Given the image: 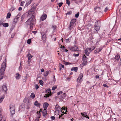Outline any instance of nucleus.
<instances>
[{
  "label": "nucleus",
  "instance_id": "6",
  "mask_svg": "<svg viewBox=\"0 0 121 121\" xmlns=\"http://www.w3.org/2000/svg\"><path fill=\"white\" fill-rule=\"evenodd\" d=\"M68 48L71 50L73 51H77L79 50L78 48L76 45H74L73 46H69V47Z\"/></svg>",
  "mask_w": 121,
  "mask_h": 121
},
{
  "label": "nucleus",
  "instance_id": "11",
  "mask_svg": "<svg viewBox=\"0 0 121 121\" xmlns=\"http://www.w3.org/2000/svg\"><path fill=\"white\" fill-rule=\"evenodd\" d=\"M46 92L47 93H47L44 96V97L47 98L49 97L50 95H51V93L50 92V89H48L46 91Z\"/></svg>",
  "mask_w": 121,
  "mask_h": 121
},
{
  "label": "nucleus",
  "instance_id": "22",
  "mask_svg": "<svg viewBox=\"0 0 121 121\" xmlns=\"http://www.w3.org/2000/svg\"><path fill=\"white\" fill-rule=\"evenodd\" d=\"M50 72L51 71L50 70L46 71L44 73V75L45 77L47 76Z\"/></svg>",
  "mask_w": 121,
  "mask_h": 121
},
{
  "label": "nucleus",
  "instance_id": "14",
  "mask_svg": "<svg viewBox=\"0 0 121 121\" xmlns=\"http://www.w3.org/2000/svg\"><path fill=\"white\" fill-rule=\"evenodd\" d=\"M7 90V86L5 85H3L2 87V90L5 92H6Z\"/></svg>",
  "mask_w": 121,
  "mask_h": 121
},
{
  "label": "nucleus",
  "instance_id": "34",
  "mask_svg": "<svg viewBox=\"0 0 121 121\" xmlns=\"http://www.w3.org/2000/svg\"><path fill=\"white\" fill-rule=\"evenodd\" d=\"M11 16V13H9L7 14L6 18H10Z\"/></svg>",
  "mask_w": 121,
  "mask_h": 121
},
{
  "label": "nucleus",
  "instance_id": "5",
  "mask_svg": "<svg viewBox=\"0 0 121 121\" xmlns=\"http://www.w3.org/2000/svg\"><path fill=\"white\" fill-rule=\"evenodd\" d=\"M87 57L84 54L83 56L82 60L83 62L82 64H81V65H82L83 66L86 65L87 64V61L86 60Z\"/></svg>",
  "mask_w": 121,
  "mask_h": 121
},
{
  "label": "nucleus",
  "instance_id": "28",
  "mask_svg": "<svg viewBox=\"0 0 121 121\" xmlns=\"http://www.w3.org/2000/svg\"><path fill=\"white\" fill-rule=\"evenodd\" d=\"M6 66V63L5 62H3L1 65V67H4L5 68Z\"/></svg>",
  "mask_w": 121,
  "mask_h": 121
},
{
  "label": "nucleus",
  "instance_id": "27",
  "mask_svg": "<svg viewBox=\"0 0 121 121\" xmlns=\"http://www.w3.org/2000/svg\"><path fill=\"white\" fill-rule=\"evenodd\" d=\"M76 20L75 19H72L70 22V24L73 25L74 23L75 22Z\"/></svg>",
  "mask_w": 121,
  "mask_h": 121
},
{
  "label": "nucleus",
  "instance_id": "58",
  "mask_svg": "<svg viewBox=\"0 0 121 121\" xmlns=\"http://www.w3.org/2000/svg\"><path fill=\"white\" fill-rule=\"evenodd\" d=\"M27 76H26L25 77V78L23 79L24 80L26 81V80L27 79Z\"/></svg>",
  "mask_w": 121,
  "mask_h": 121
},
{
  "label": "nucleus",
  "instance_id": "3",
  "mask_svg": "<svg viewBox=\"0 0 121 121\" xmlns=\"http://www.w3.org/2000/svg\"><path fill=\"white\" fill-rule=\"evenodd\" d=\"M24 103H26V105L25 106V108L26 109H29L30 107V105L31 104V101L28 98H25L24 100Z\"/></svg>",
  "mask_w": 121,
  "mask_h": 121
},
{
  "label": "nucleus",
  "instance_id": "4",
  "mask_svg": "<svg viewBox=\"0 0 121 121\" xmlns=\"http://www.w3.org/2000/svg\"><path fill=\"white\" fill-rule=\"evenodd\" d=\"M15 105L13 104H11L10 106V110L11 114L13 115L15 113Z\"/></svg>",
  "mask_w": 121,
  "mask_h": 121
},
{
  "label": "nucleus",
  "instance_id": "37",
  "mask_svg": "<svg viewBox=\"0 0 121 121\" xmlns=\"http://www.w3.org/2000/svg\"><path fill=\"white\" fill-rule=\"evenodd\" d=\"M35 95L33 93H32L31 94L30 97L31 98L33 99L35 98Z\"/></svg>",
  "mask_w": 121,
  "mask_h": 121
},
{
  "label": "nucleus",
  "instance_id": "57",
  "mask_svg": "<svg viewBox=\"0 0 121 121\" xmlns=\"http://www.w3.org/2000/svg\"><path fill=\"white\" fill-rule=\"evenodd\" d=\"M37 114L39 115V118L40 117V112H37Z\"/></svg>",
  "mask_w": 121,
  "mask_h": 121
},
{
  "label": "nucleus",
  "instance_id": "8",
  "mask_svg": "<svg viewBox=\"0 0 121 121\" xmlns=\"http://www.w3.org/2000/svg\"><path fill=\"white\" fill-rule=\"evenodd\" d=\"M42 36V39L43 40V42L44 43H45L46 41V35L44 33L42 32L41 33Z\"/></svg>",
  "mask_w": 121,
  "mask_h": 121
},
{
  "label": "nucleus",
  "instance_id": "9",
  "mask_svg": "<svg viewBox=\"0 0 121 121\" xmlns=\"http://www.w3.org/2000/svg\"><path fill=\"white\" fill-rule=\"evenodd\" d=\"M91 52V51L90 50L89 48H87L84 50V53L87 56L89 55L90 53Z\"/></svg>",
  "mask_w": 121,
  "mask_h": 121
},
{
  "label": "nucleus",
  "instance_id": "51",
  "mask_svg": "<svg viewBox=\"0 0 121 121\" xmlns=\"http://www.w3.org/2000/svg\"><path fill=\"white\" fill-rule=\"evenodd\" d=\"M55 117L54 116H51V118L52 120H54L55 119Z\"/></svg>",
  "mask_w": 121,
  "mask_h": 121
},
{
  "label": "nucleus",
  "instance_id": "10",
  "mask_svg": "<svg viewBox=\"0 0 121 121\" xmlns=\"http://www.w3.org/2000/svg\"><path fill=\"white\" fill-rule=\"evenodd\" d=\"M83 75L82 73H81L80 74L79 77L77 79V81L79 82H81L82 81V78L83 77Z\"/></svg>",
  "mask_w": 121,
  "mask_h": 121
},
{
  "label": "nucleus",
  "instance_id": "25",
  "mask_svg": "<svg viewBox=\"0 0 121 121\" xmlns=\"http://www.w3.org/2000/svg\"><path fill=\"white\" fill-rule=\"evenodd\" d=\"M5 68H4V67H1V69L0 70V72L1 73H4V71H5Z\"/></svg>",
  "mask_w": 121,
  "mask_h": 121
},
{
  "label": "nucleus",
  "instance_id": "42",
  "mask_svg": "<svg viewBox=\"0 0 121 121\" xmlns=\"http://www.w3.org/2000/svg\"><path fill=\"white\" fill-rule=\"evenodd\" d=\"M21 62L20 63V66H19V69H18V70L19 71H21V69L22 68V66H21Z\"/></svg>",
  "mask_w": 121,
  "mask_h": 121
},
{
  "label": "nucleus",
  "instance_id": "55",
  "mask_svg": "<svg viewBox=\"0 0 121 121\" xmlns=\"http://www.w3.org/2000/svg\"><path fill=\"white\" fill-rule=\"evenodd\" d=\"M103 86L107 88H108V86L106 84H103Z\"/></svg>",
  "mask_w": 121,
  "mask_h": 121
},
{
  "label": "nucleus",
  "instance_id": "7",
  "mask_svg": "<svg viewBox=\"0 0 121 121\" xmlns=\"http://www.w3.org/2000/svg\"><path fill=\"white\" fill-rule=\"evenodd\" d=\"M56 111H58V112L60 111L62 112V111L63 110L64 111L66 110L65 108L64 107H63L61 108L60 106L58 105H56Z\"/></svg>",
  "mask_w": 121,
  "mask_h": 121
},
{
  "label": "nucleus",
  "instance_id": "13",
  "mask_svg": "<svg viewBox=\"0 0 121 121\" xmlns=\"http://www.w3.org/2000/svg\"><path fill=\"white\" fill-rule=\"evenodd\" d=\"M81 114L83 117H81L80 118V119L84 120V117L85 118L86 117V116H87V113L85 112H84L83 113L81 112Z\"/></svg>",
  "mask_w": 121,
  "mask_h": 121
},
{
  "label": "nucleus",
  "instance_id": "46",
  "mask_svg": "<svg viewBox=\"0 0 121 121\" xmlns=\"http://www.w3.org/2000/svg\"><path fill=\"white\" fill-rule=\"evenodd\" d=\"M63 3L62 2H60L58 4V5L59 7H60L61 6Z\"/></svg>",
  "mask_w": 121,
  "mask_h": 121
},
{
  "label": "nucleus",
  "instance_id": "19",
  "mask_svg": "<svg viewBox=\"0 0 121 121\" xmlns=\"http://www.w3.org/2000/svg\"><path fill=\"white\" fill-rule=\"evenodd\" d=\"M32 2V0H30L26 1V4L25 5V7H26L29 5Z\"/></svg>",
  "mask_w": 121,
  "mask_h": 121
},
{
  "label": "nucleus",
  "instance_id": "49",
  "mask_svg": "<svg viewBox=\"0 0 121 121\" xmlns=\"http://www.w3.org/2000/svg\"><path fill=\"white\" fill-rule=\"evenodd\" d=\"M57 86H53V87L52 88V90H54L56 89L57 88Z\"/></svg>",
  "mask_w": 121,
  "mask_h": 121
},
{
  "label": "nucleus",
  "instance_id": "61",
  "mask_svg": "<svg viewBox=\"0 0 121 121\" xmlns=\"http://www.w3.org/2000/svg\"><path fill=\"white\" fill-rule=\"evenodd\" d=\"M41 71L42 72H43L44 71V69L42 68L41 69Z\"/></svg>",
  "mask_w": 121,
  "mask_h": 121
},
{
  "label": "nucleus",
  "instance_id": "36",
  "mask_svg": "<svg viewBox=\"0 0 121 121\" xmlns=\"http://www.w3.org/2000/svg\"><path fill=\"white\" fill-rule=\"evenodd\" d=\"M52 29L54 30L56 29V26L55 25H53L52 26Z\"/></svg>",
  "mask_w": 121,
  "mask_h": 121
},
{
  "label": "nucleus",
  "instance_id": "30",
  "mask_svg": "<svg viewBox=\"0 0 121 121\" xmlns=\"http://www.w3.org/2000/svg\"><path fill=\"white\" fill-rule=\"evenodd\" d=\"M73 25L70 24L69 26V28L70 30H71L73 27Z\"/></svg>",
  "mask_w": 121,
  "mask_h": 121
},
{
  "label": "nucleus",
  "instance_id": "52",
  "mask_svg": "<svg viewBox=\"0 0 121 121\" xmlns=\"http://www.w3.org/2000/svg\"><path fill=\"white\" fill-rule=\"evenodd\" d=\"M108 9V8L106 7L104 9V11L105 12H106L107 10Z\"/></svg>",
  "mask_w": 121,
  "mask_h": 121
},
{
  "label": "nucleus",
  "instance_id": "41",
  "mask_svg": "<svg viewBox=\"0 0 121 121\" xmlns=\"http://www.w3.org/2000/svg\"><path fill=\"white\" fill-rule=\"evenodd\" d=\"M4 98V97H2L0 99V103H1L3 101Z\"/></svg>",
  "mask_w": 121,
  "mask_h": 121
},
{
  "label": "nucleus",
  "instance_id": "1",
  "mask_svg": "<svg viewBox=\"0 0 121 121\" xmlns=\"http://www.w3.org/2000/svg\"><path fill=\"white\" fill-rule=\"evenodd\" d=\"M35 17L34 15L31 16V17L29 18L26 22L27 26L30 28V29L32 28L34 22Z\"/></svg>",
  "mask_w": 121,
  "mask_h": 121
},
{
  "label": "nucleus",
  "instance_id": "47",
  "mask_svg": "<svg viewBox=\"0 0 121 121\" xmlns=\"http://www.w3.org/2000/svg\"><path fill=\"white\" fill-rule=\"evenodd\" d=\"M65 41L66 43H68L70 42V41L69 39H66Z\"/></svg>",
  "mask_w": 121,
  "mask_h": 121
},
{
  "label": "nucleus",
  "instance_id": "45",
  "mask_svg": "<svg viewBox=\"0 0 121 121\" xmlns=\"http://www.w3.org/2000/svg\"><path fill=\"white\" fill-rule=\"evenodd\" d=\"M98 53V51L97 50V49H96L94 51V53L95 54H96Z\"/></svg>",
  "mask_w": 121,
  "mask_h": 121
},
{
  "label": "nucleus",
  "instance_id": "40",
  "mask_svg": "<svg viewBox=\"0 0 121 121\" xmlns=\"http://www.w3.org/2000/svg\"><path fill=\"white\" fill-rule=\"evenodd\" d=\"M79 12L77 13L75 15V17L76 18L78 17L79 16Z\"/></svg>",
  "mask_w": 121,
  "mask_h": 121
},
{
  "label": "nucleus",
  "instance_id": "26",
  "mask_svg": "<svg viewBox=\"0 0 121 121\" xmlns=\"http://www.w3.org/2000/svg\"><path fill=\"white\" fill-rule=\"evenodd\" d=\"M120 58V56L118 55H116L115 57V59L117 60H118Z\"/></svg>",
  "mask_w": 121,
  "mask_h": 121
},
{
  "label": "nucleus",
  "instance_id": "39",
  "mask_svg": "<svg viewBox=\"0 0 121 121\" xmlns=\"http://www.w3.org/2000/svg\"><path fill=\"white\" fill-rule=\"evenodd\" d=\"M79 55V53L76 54L74 53L73 54V56H74L75 57H77Z\"/></svg>",
  "mask_w": 121,
  "mask_h": 121
},
{
  "label": "nucleus",
  "instance_id": "53",
  "mask_svg": "<svg viewBox=\"0 0 121 121\" xmlns=\"http://www.w3.org/2000/svg\"><path fill=\"white\" fill-rule=\"evenodd\" d=\"M62 92H63L62 91H60L59 92L57 93V95H59L60 94H61L62 93Z\"/></svg>",
  "mask_w": 121,
  "mask_h": 121
},
{
  "label": "nucleus",
  "instance_id": "35",
  "mask_svg": "<svg viewBox=\"0 0 121 121\" xmlns=\"http://www.w3.org/2000/svg\"><path fill=\"white\" fill-rule=\"evenodd\" d=\"M95 48V46H93V47H91L90 48H89L90 49V50L91 51V52L94 50Z\"/></svg>",
  "mask_w": 121,
  "mask_h": 121
},
{
  "label": "nucleus",
  "instance_id": "59",
  "mask_svg": "<svg viewBox=\"0 0 121 121\" xmlns=\"http://www.w3.org/2000/svg\"><path fill=\"white\" fill-rule=\"evenodd\" d=\"M71 13L70 12H68L66 13V14L69 15L71 14Z\"/></svg>",
  "mask_w": 121,
  "mask_h": 121
},
{
  "label": "nucleus",
  "instance_id": "48",
  "mask_svg": "<svg viewBox=\"0 0 121 121\" xmlns=\"http://www.w3.org/2000/svg\"><path fill=\"white\" fill-rule=\"evenodd\" d=\"M66 3L69 6L70 4V2L69 0H66Z\"/></svg>",
  "mask_w": 121,
  "mask_h": 121
},
{
  "label": "nucleus",
  "instance_id": "20",
  "mask_svg": "<svg viewBox=\"0 0 121 121\" xmlns=\"http://www.w3.org/2000/svg\"><path fill=\"white\" fill-rule=\"evenodd\" d=\"M49 105L48 104L47 102L43 104V107L45 109L47 108Z\"/></svg>",
  "mask_w": 121,
  "mask_h": 121
},
{
  "label": "nucleus",
  "instance_id": "18",
  "mask_svg": "<svg viewBox=\"0 0 121 121\" xmlns=\"http://www.w3.org/2000/svg\"><path fill=\"white\" fill-rule=\"evenodd\" d=\"M21 75H20L19 73H16L15 75V77L17 80H18L21 77Z\"/></svg>",
  "mask_w": 121,
  "mask_h": 121
},
{
  "label": "nucleus",
  "instance_id": "56",
  "mask_svg": "<svg viewBox=\"0 0 121 121\" xmlns=\"http://www.w3.org/2000/svg\"><path fill=\"white\" fill-rule=\"evenodd\" d=\"M2 115L0 114V121H1L2 119Z\"/></svg>",
  "mask_w": 121,
  "mask_h": 121
},
{
  "label": "nucleus",
  "instance_id": "15",
  "mask_svg": "<svg viewBox=\"0 0 121 121\" xmlns=\"http://www.w3.org/2000/svg\"><path fill=\"white\" fill-rule=\"evenodd\" d=\"M66 112H67L66 110H65V112H64V111L62 112V114L61 115H59L58 118H64L63 117V116L64 115V114H67Z\"/></svg>",
  "mask_w": 121,
  "mask_h": 121
},
{
  "label": "nucleus",
  "instance_id": "17",
  "mask_svg": "<svg viewBox=\"0 0 121 121\" xmlns=\"http://www.w3.org/2000/svg\"><path fill=\"white\" fill-rule=\"evenodd\" d=\"M94 28L95 30L97 31L99 30L100 27L98 26V24L95 25L94 26Z\"/></svg>",
  "mask_w": 121,
  "mask_h": 121
},
{
  "label": "nucleus",
  "instance_id": "60",
  "mask_svg": "<svg viewBox=\"0 0 121 121\" xmlns=\"http://www.w3.org/2000/svg\"><path fill=\"white\" fill-rule=\"evenodd\" d=\"M22 9V8L21 7H19L18 8V10L19 11L21 10Z\"/></svg>",
  "mask_w": 121,
  "mask_h": 121
},
{
  "label": "nucleus",
  "instance_id": "43",
  "mask_svg": "<svg viewBox=\"0 0 121 121\" xmlns=\"http://www.w3.org/2000/svg\"><path fill=\"white\" fill-rule=\"evenodd\" d=\"M39 83L41 85H42L43 84V82L42 80H39Z\"/></svg>",
  "mask_w": 121,
  "mask_h": 121
},
{
  "label": "nucleus",
  "instance_id": "24",
  "mask_svg": "<svg viewBox=\"0 0 121 121\" xmlns=\"http://www.w3.org/2000/svg\"><path fill=\"white\" fill-rule=\"evenodd\" d=\"M43 116L44 117L46 116V115L47 114V111L46 110L44 109V110L43 111Z\"/></svg>",
  "mask_w": 121,
  "mask_h": 121
},
{
  "label": "nucleus",
  "instance_id": "54",
  "mask_svg": "<svg viewBox=\"0 0 121 121\" xmlns=\"http://www.w3.org/2000/svg\"><path fill=\"white\" fill-rule=\"evenodd\" d=\"M14 9L13 7H12L10 9V11H13Z\"/></svg>",
  "mask_w": 121,
  "mask_h": 121
},
{
  "label": "nucleus",
  "instance_id": "16",
  "mask_svg": "<svg viewBox=\"0 0 121 121\" xmlns=\"http://www.w3.org/2000/svg\"><path fill=\"white\" fill-rule=\"evenodd\" d=\"M47 17V15L46 14H43L41 17V19L43 21L46 19Z\"/></svg>",
  "mask_w": 121,
  "mask_h": 121
},
{
  "label": "nucleus",
  "instance_id": "63",
  "mask_svg": "<svg viewBox=\"0 0 121 121\" xmlns=\"http://www.w3.org/2000/svg\"><path fill=\"white\" fill-rule=\"evenodd\" d=\"M61 66L62 68H64V65L61 64Z\"/></svg>",
  "mask_w": 121,
  "mask_h": 121
},
{
  "label": "nucleus",
  "instance_id": "2",
  "mask_svg": "<svg viewBox=\"0 0 121 121\" xmlns=\"http://www.w3.org/2000/svg\"><path fill=\"white\" fill-rule=\"evenodd\" d=\"M36 7L35 6H32L30 10L29 11L26 13H27V16L28 17H30V15H33L35 12L36 9Z\"/></svg>",
  "mask_w": 121,
  "mask_h": 121
},
{
  "label": "nucleus",
  "instance_id": "50",
  "mask_svg": "<svg viewBox=\"0 0 121 121\" xmlns=\"http://www.w3.org/2000/svg\"><path fill=\"white\" fill-rule=\"evenodd\" d=\"M25 3V2L24 1H22L21 3V6H23L24 4Z\"/></svg>",
  "mask_w": 121,
  "mask_h": 121
},
{
  "label": "nucleus",
  "instance_id": "64",
  "mask_svg": "<svg viewBox=\"0 0 121 121\" xmlns=\"http://www.w3.org/2000/svg\"><path fill=\"white\" fill-rule=\"evenodd\" d=\"M11 121H16L14 119H13L11 120Z\"/></svg>",
  "mask_w": 121,
  "mask_h": 121
},
{
  "label": "nucleus",
  "instance_id": "33",
  "mask_svg": "<svg viewBox=\"0 0 121 121\" xmlns=\"http://www.w3.org/2000/svg\"><path fill=\"white\" fill-rule=\"evenodd\" d=\"M103 49V48L101 47H100L98 48H97V50L98 51V52H99L100 51H101Z\"/></svg>",
  "mask_w": 121,
  "mask_h": 121
},
{
  "label": "nucleus",
  "instance_id": "21",
  "mask_svg": "<svg viewBox=\"0 0 121 121\" xmlns=\"http://www.w3.org/2000/svg\"><path fill=\"white\" fill-rule=\"evenodd\" d=\"M40 103H39L37 101H35L34 103V105L37 107H39L40 106Z\"/></svg>",
  "mask_w": 121,
  "mask_h": 121
},
{
  "label": "nucleus",
  "instance_id": "32",
  "mask_svg": "<svg viewBox=\"0 0 121 121\" xmlns=\"http://www.w3.org/2000/svg\"><path fill=\"white\" fill-rule=\"evenodd\" d=\"M3 26L5 27H7L9 25L7 23H3L2 24Z\"/></svg>",
  "mask_w": 121,
  "mask_h": 121
},
{
  "label": "nucleus",
  "instance_id": "62",
  "mask_svg": "<svg viewBox=\"0 0 121 121\" xmlns=\"http://www.w3.org/2000/svg\"><path fill=\"white\" fill-rule=\"evenodd\" d=\"M61 48H64V49H65V47L64 46H61Z\"/></svg>",
  "mask_w": 121,
  "mask_h": 121
},
{
  "label": "nucleus",
  "instance_id": "29",
  "mask_svg": "<svg viewBox=\"0 0 121 121\" xmlns=\"http://www.w3.org/2000/svg\"><path fill=\"white\" fill-rule=\"evenodd\" d=\"M4 73L0 72V80L3 78V77L4 76Z\"/></svg>",
  "mask_w": 121,
  "mask_h": 121
},
{
  "label": "nucleus",
  "instance_id": "23",
  "mask_svg": "<svg viewBox=\"0 0 121 121\" xmlns=\"http://www.w3.org/2000/svg\"><path fill=\"white\" fill-rule=\"evenodd\" d=\"M78 69V68L77 67H73L71 69V71H74L75 72H77V70Z\"/></svg>",
  "mask_w": 121,
  "mask_h": 121
},
{
  "label": "nucleus",
  "instance_id": "44",
  "mask_svg": "<svg viewBox=\"0 0 121 121\" xmlns=\"http://www.w3.org/2000/svg\"><path fill=\"white\" fill-rule=\"evenodd\" d=\"M35 87L36 90L37 89L39 88V86L37 84L35 85Z\"/></svg>",
  "mask_w": 121,
  "mask_h": 121
},
{
  "label": "nucleus",
  "instance_id": "12",
  "mask_svg": "<svg viewBox=\"0 0 121 121\" xmlns=\"http://www.w3.org/2000/svg\"><path fill=\"white\" fill-rule=\"evenodd\" d=\"M21 14H18L14 19V22L17 23L18 20H19V18L20 17Z\"/></svg>",
  "mask_w": 121,
  "mask_h": 121
},
{
  "label": "nucleus",
  "instance_id": "31",
  "mask_svg": "<svg viewBox=\"0 0 121 121\" xmlns=\"http://www.w3.org/2000/svg\"><path fill=\"white\" fill-rule=\"evenodd\" d=\"M27 56L28 57V59H31L32 57V56L29 53L27 55Z\"/></svg>",
  "mask_w": 121,
  "mask_h": 121
},
{
  "label": "nucleus",
  "instance_id": "38",
  "mask_svg": "<svg viewBox=\"0 0 121 121\" xmlns=\"http://www.w3.org/2000/svg\"><path fill=\"white\" fill-rule=\"evenodd\" d=\"M31 42V39H28L27 41V43L28 44H30Z\"/></svg>",
  "mask_w": 121,
  "mask_h": 121
}]
</instances>
